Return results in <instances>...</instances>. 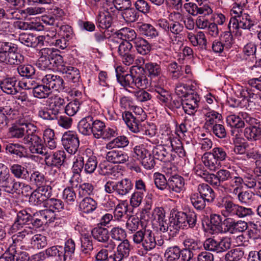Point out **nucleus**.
<instances>
[{
    "label": "nucleus",
    "mask_w": 261,
    "mask_h": 261,
    "mask_svg": "<svg viewBox=\"0 0 261 261\" xmlns=\"http://www.w3.org/2000/svg\"><path fill=\"white\" fill-rule=\"evenodd\" d=\"M245 6L240 7V5L233 4V7L230 10V18L228 28L230 30L232 28L233 32H236L237 35H241L240 29L251 31L257 24V19L253 15L245 13Z\"/></svg>",
    "instance_id": "nucleus-1"
},
{
    "label": "nucleus",
    "mask_w": 261,
    "mask_h": 261,
    "mask_svg": "<svg viewBox=\"0 0 261 261\" xmlns=\"http://www.w3.org/2000/svg\"><path fill=\"white\" fill-rule=\"evenodd\" d=\"M117 80L125 88L135 87L139 89H145L149 85L147 77L143 67L140 66H133L130 68V73L125 75L117 74Z\"/></svg>",
    "instance_id": "nucleus-2"
},
{
    "label": "nucleus",
    "mask_w": 261,
    "mask_h": 261,
    "mask_svg": "<svg viewBox=\"0 0 261 261\" xmlns=\"http://www.w3.org/2000/svg\"><path fill=\"white\" fill-rule=\"evenodd\" d=\"M216 205L221 208V214L226 218L237 216L244 218L254 214L251 208L246 207L234 203L232 200L225 196L218 197L215 202Z\"/></svg>",
    "instance_id": "nucleus-3"
},
{
    "label": "nucleus",
    "mask_w": 261,
    "mask_h": 261,
    "mask_svg": "<svg viewBox=\"0 0 261 261\" xmlns=\"http://www.w3.org/2000/svg\"><path fill=\"white\" fill-rule=\"evenodd\" d=\"M134 243L141 245L146 251H150L154 249L157 245L154 234L152 230L143 228L137 231L133 235Z\"/></svg>",
    "instance_id": "nucleus-4"
},
{
    "label": "nucleus",
    "mask_w": 261,
    "mask_h": 261,
    "mask_svg": "<svg viewBox=\"0 0 261 261\" xmlns=\"http://www.w3.org/2000/svg\"><path fill=\"white\" fill-rule=\"evenodd\" d=\"M21 183L12 177L7 167L0 163V189L9 194L16 193Z\"/></svg>",
    "instance_id": "nucleus-5"
},
{
    "label": "nucleus",
    "mask_w": 261,
    "mask_h": 261,
    "mask_svg": "<svg viewBox=\"0 0 261 261\" xmlns=\"http://www.w3.org/2000/svg\"><path fill=\"white\" fill-rule=\"evenodd\" d=\"M42 83L46 84L49 89H53L58 92H65L70 96H77L78 91L71 90L65 86V83L62 77L58 75L48 74L45 75L42 79Z\"/></svg>",
    "instance_id": "nucleus-6"
},
{
    "label": "nucleus",
    "mask_w": 261,
    "mask_h": 261,
    "mask_svg": "<svg viewBox=\"0 0 261 261\" xmlns=\"http://www.w3.org/2000/svg\"><path fill=\"white\" fill-rule=\"evenodd\" d=\"M122 118L129 129L134 133L152 137L155 133L153 130H150L144 129V127L140 123V117L138 116H135L132 113L125 112L122 114Z\"/></svg>",
    "instance_id": "nucleus-7"
},
{
    "label": "nucleus",
    "mask_w": 261,
    "mask_h": 261,
    "mask_svg": "<svg viewBox=\"0 0 261 261\" xmlns=\"http://www.w3.org/2000/svg\"><path fill=\"white\" fill-rule=\"evenodd\" d=\"M205 250L216 252L223 253L230 249L231 239L228 237H222L218 240L210 238L206 239L203 244Z\"/></svg>",
    "instance_id": "nucleus-8"
},
{
    "label": "nucleus",
    "mask_w": 261,
    "mask_h": 261,
    "mask_svg": "<svg viewBox=\"0 0 261 261\" xmlns=\"http://www.w3.org/2000/svg\"><path fill=\"white\" fill-rule=\"evenodd\" d=\"M91 234L93 238L97 242L104 244L105 248L114 250L116 247L115 243L110 239L109 230L105 227L97 225L92 229Z\"/></svg>",
    "instance_id": "nucleus-9"
},
{
    "label": "nucleus",
    "mask_w": 261,
    "mask_h": 261,
    "mask_svg": "<svg viewBox=\"0 0 261 261\" xmlns=\"http://www.w3.org/2000/svg\"><path fill=\"white\" fill-rule=\"evenodd\" d=\"M22 142L25 144H29V149L32 153H37L41 155L45 154L46 148L43 144L41 138L33 133L29 135H25L22 139Z\"/></svg>",
    "instance_id": "nucleus-10"
},
{
    "label": "nucleus",
    "mask_w": 261,
    "mask_h": 261,
    "mask_svg": "<svg viewBox=\"0 0 261 261\" xmlns=\"http://www.w3.org/2000/svg\"><path fill=\"white\" fill-rule=\"evenodd\" d=\"M62 145L69 154H75L79 147L80 140L75 132L67 131L65 132L61 139Z\"/></svg>",
    "instance_id": "nucleus-11"
},
{
    "label": "nucleus",
    "mask_w": 261,
    "mask_h": 261,
    "mask_svg": "<svg viewBox=\"0 0 261 261\" xmlns=\"http://www.w3.org/2000/svg\"><path fill=\"white\" fill-rule=\"evenodd\" d=\"M37 127L31 123H22L21 125H14L9 128V134L11 138H23L25 135L36 133Z\"/></svg>",
    "instance_id": "nucleus-12"
},
{
    "label": "nucleus",
    "mask_w": 261,
    "mask_h": 261,
    "mask_svg": "<svg viewBox=\"0 0 261 261\" xmlns=\"http://www.w3.org/2000/svg\"><path fill=\"white\" fill-rule=\"evenodd\" d=\"M224 226V232H228L230 233L243 232L248 227V223L242 220H235L231 218H225L223 221Z\"/></svg>",
    "instance_id": "nucleus-13"
},
{
    "label": "nucleus",
    "mask_w": 261,
    "mask_h": 261,
    "mask_svg": "<svg viewBox=\"0 0 261 261\" xmlns=\"http://www.w3.org/2000/svg\"><path fill=\"white\" fill-rule=\"evenodd\" d=\"M57 71L63 74H65L67 79L75 84V86L79 85L81 82V75L77 68L70 66L63 61V63L57 68Z\"/></svg>",
    "instance_id": "nucleus-14"
},
{
    "label": "nucleus",
    "mask_w": 261,
    "mask_h": 261,
    "mask_svg": "<svg viewBox=\"0 0 261 261\" xmlns=\"http://www.w3.org/2000/svg\"><path fill=\"white\" fill-rule=\"evenodd\" d=\"M46 257L51 258L55 261H64L63 247L56 245L48 247L44 252H40L36 254L35 258L38 260H44Z\"/></svg>",
    "instance_id": "nucleus-15"
},
{
    "label": "nucleus",
    "mask_w": 261,
    "mask_h": 261,
    "mask_svg": "<svg viewBox=\"0 0 261 261\" xmlns=\"http://www.w3.org/2000/svg\"><path fill=\"white\" fill-rule=\"evenodd\" d=\"M200 98L198 95L194 92H191L183 99V110L189 115H194L197 111Z\"/></svg>",
    "instance_id": "nucleus-16"
},
{
    "label": "nucleus",
    "mask_w": 261,
    "mask_h": 261,
    "mask_svg": "<svg viewBox=\"0 0 261 261\" xmlns=\"http://www.w3.org/2000/svg\"><path fill=\"white\" fill-rule=\"evenodd\" d=\"M44 161L45 164L48 167L60 168L64 163L66 158V154L64 150H58L50 154L45 152Z\"/></svg>",
    "instance_id": "nucleus-17"
},
{
    "label": "nucleus",
    "mask_w": 261,
    "mask_h": 261,
    "mask_svg": "<svg viewBox=\"0 0 261 261\" xmlns=\"http://www.w3.org/2000/svg\"><path fill=\"white\" fill-rule=\"evenodd\" d=\"M48 212L47 211H40L38 213L34 214L31 216V219L30 226L32 227V229L35 231L36 229L41 227L44 223L48 221L51 222L54 221L55 218L48 217Z\"/></svg>",
    "instance_id": "nucleus-18"
},
{
    "label": "nucleus",
    "mask_w": 261,
    "mask_h": 261,
    "mask_svg": "<svg viewBox=\"0 0 261 261\" xmlns=\"http://www.w3.org/2000/svg\"><path fill=\"white\" fill-rule=\"evenodd\" d=\"M184 7L186 11L193 16H197L199 14L206 16L213 12L212 8L206 4H200L197 6L196 4L190 2L185 4Z\"/></svg>",
    "instance_id": "nucleus-19"
},
{
    "label": "nucleus",
    "mask_w": 261,
    "mask_h": 261,
    "mask_svg": "<svg viewBox=\"0 0 261 261\" xmlns=\"http://www.w3.org/2000/svg\"><path fill=\"white\" fill-rule=\"evenodd\" d=\"M165 144L164 145H159L155 147L153 150V154L155 159L161 161L170 163L175 160L176 155L170 152Z\"/></svg>",
    "instance_id": "nucleus-20"
},
{
    "label": "nucleus",
    "mask_w": 261,
    "mask_h": 261,
    "mask_svg": "<svg viewBox=\"0 0 261 261\" xmlns=\"http://www.w3.org/2000/svg\"><path fill=\"white\" fill-rule=\"evenodd\" d=\"M47 106L50 111L58 117L66 104L65 100L62 97L55 95L49 97L47 100Z\"/></svg>",
    "instance_id": "nucleus-21"
},
{
    "label": "nucleus",
    "mask_w": 261,
    "mask_h": 261,
    "mask_svg": "<svg viewBox=\"0 0 261 261\" xmlns=\"http://www.w3.org/2000/svg\"><path fill=\"white\" fill-rule=\"evenodd\" d=\"M244 185L243 177L240 176L238 174L233 173L231 178L226 185L227 191L232 195H237L239 191H241Z\"/></svg>",
    "instance_id": "nucleus-22"
},
{
    "label": "nucleus",
    "mask_w": 261,
    "mask_h": 261,
    "mask_svg": "<svg viewBox=\"0 0 261 261\" xmlns=\"http://www.w3.org/2000/svg\"><path fill=\"white\" fill-rule=\"evenodd\" d=\"M185 181L181 176L174 174L168 178V186L169 190L179 193L185 190Z\"/></svg>",
    "instance_id": "nucleus-23"
},
{
    "label": "nucleus",
    "mask_w": 261,
    "mask_h": 261,
    "mask_svg": "<svg viewBox=\"0 0 261 261\" xmlns=\"http://www.w3.org/2000/svg\"><path fill=\"white\" fill-rule=\"evenodd\" d=\"M106 159L107 161L114 164H123L128 161L129 156L123 151L112 150L107 153Z\"/></svg>",
    "instance_id": "nucleus-24"
},
{
    "label": "nucleus",
    "mask_w": 261,
    "mask_h": 261,
    "mask_svg": "<svg viewBox=\"0 0 261 261\" xmlns=\"http://www.w3.org/2000/svg\"><path fill=\"white\" fill-rule=\"evenodd\" d=\"M113 8H110L109 10L103 12H100L96 17V23L97 27L102 29L110 28L113 22V16L111 12H113Z\"/></svg>",
    "instance_id": "nucleus-25"
},
{
    "label": "nucleus",
    "mask_w": 261,
    "mask_h": 261,
    "mask_svg": "<svg viewBox=\"0 0 261 261\" xmlns=\"http://www.w3.org/2000/svg\"><path fill=\"white\" fill-rule=\"evenodd\" d=\"M234 173L226 169H220L216 174L213 173L212 186L214 187H219L221 184L229 181Z\"/></svg>",
    "instance_id": "nucleus-26"
},
{
    "label": "nucleus",
    "mask_w": 261,
    "mask_h": 261,
    "mask_svg": "<svg viewBox=\"0 0 261 261\" xmlns=\"http://www.w3.org/2000/svg\"><path fill=\"white\" fill-rule=\"evenodd\" d=\"M31 219V215L25 210H23L18 212L14 223L12 225L11 228L13 231H16L22 228Z\"/></svg>",
    "instance_id": "nucleus-27"
},
{
    "label": "nucleus",
    "mask_w": 261,
    "mask_h": 261,
    "mask_svg": "<svg viewBox=\"0 0 261 261\" xmlns=\"http://www.w3.org/2000/svg\"><path fill=\"white\" fill-rule=\"evenodd\" d=\"M200 197L206 200L207 202H213L215 199V193L213 189L206 184H200L197 188Z\"/></svg>",
    "instance_id": "nucleus-28"
},
{
    "label": "nucleus",
    "mask_w": 261,
    "mask_h": 261,
    "mask_svg": "<svg viewBox=\"0 0 261 261\" xmlns=\"http://www.w3.org/2000/svg\"><path fill=\"white\" fill-rule=\"evenodd\" d=\"M202 161L205 167L212 171H215L221 167V163L214 156L212 151L203 154Z\"/></svg>",
    "instance_id": "nucleus-29"
},
{
    "label": "nucleus",
    "mask_w": 261,
    "mask_h": 261,
    "mask_svg": "<svg viewBox=\"0 0 261 261\" xmlns=\"http://www.w3.org/2000/svg\"><path fill=\"white\" fill-rule=\"evenodd\" d=\"M15 77H6L0 81V88L2 90L8 94H15L17 93L16 87Z\"/></svg>",
    "instance_id": "nucleus-30"
},
{
    "label": "nucleus",
    "mask_w": 261,
    "mask_h": 261,
    "mask_svg": "<svg viewBox=\"0 0 261 261\" xmlns=\"http://www.w3.org/2000/svg\"><path fill=\"white\" fill-rule=\"evenodd\" d=\"M93 121V117L91 115H88L82 119L77 125L79 132L85 136L91 135L92 134Z\"/></svg>",
    "instance_id": "nucleus-31"
},
{
    "label": "nucleus",
    "mask_w": 261,
    "mask_h": 261,
    "mask_svg": "<svg viewBox=\"0 0 261 261\" xmlns=\"http://www.w3.org/2000/svg\"><path fill=\"white\" fill-rule=\"evenodd\" d=\"M154 95L158 102L162 105L165 106L169 100H171V95L170 92L159 85L154 87Z\"/></svg>",
    "instance_id": "nucleus-32"
},
{
    "label": "nucleus",
    "mask_w": 261,
    "mask_h": 261,
    "mask_svg": "<svg viewBox=\"0 0 261 261\" xmlns=\"http://www.w3.org/2000/svg\"><path fill=\"white\" fill-rule=\"evenodd\" d=\"M39 57L50 60L53 62L57 63V68L59 66L63 63V59L62 56L56 54L51 48H43L39 52Z\"/></svg>",
    "instance_id": "nucleus-33"
},
{
    "label": "nucleus",
    "mask_w": 261,
    "mask_h": 261,
    "mask_svg": "<svg viewBox=\"0 0 261 261\" xmlns=\"http://www.w3.org/2000/svg\"><path fill=\"white\" fill-rule=\"evenodd\" d=\"M185 248L193 252L198 253L202 249V244L197 239L190 236H186L183 241Z\"/></svg>",
    "instance_id": "nucleus-34"
},
{
    "label": "nucleus",
    "mask_w": 261,
    "mask_h": 261,
    "mask_svg": "<svg viewBox=\"0 0 261 261\" xmlns=\"http://www.w3.org/2000/svg\"><path fill=\"white\" fill-rule=\"evenodd\" d=\"M5 148L7 153L15 155L20 158L26 156L27 149L20 144L9 143L5 145Z\"/></svg>",
    "instance_id": "nucleus-35"
},
{
    "label": "nucleus",
    "mask_w": 261,
    "mask_h": 261,
    "mask_svg": "<svg viewBox=\"0 0 261 261\" xmlns=\"http://www.w3.org/2000/svg\"><path fill=\"white\" fill-rule=\"evenodd\" d=\"M210 223L208 225L211 233L213 234L223 232L224 230L222 227V217L220 215L213 214L210 217Z\"/></svg>",
    "instance_id": "nucleus-36"
},
{
    "label": "nucleus",
    "mask_w": 261,
    "mask_h": 261,
    "mask_svg": "<svg viewBox=\"0 0 261 261\" xmlns=\"http://www.w3.org/2000/svg\"><path fill=\"white\" fill-rule=\"evenodd\" d=\"M64 204L61 200L54 198H50L48 200L46 201L45 207L46 209L43 211H49L48 217H50L49 214H51L53 215L52 217L54 218L53 215L54 212L55 211L58 212L61 211L64 208Z\"/></svg>",
    "instance_id": "nucleus-37"
},
{
    "label": "nucleus",
    "mask_w": 261,
    "mask_h": 261,
    "mask_svg": "<svg viewBox=\"0 0 261 261\" xmlns=\"http://www.w3.org/2000/svg\"><path fill=\"white\" fill-rule=\"evenodd\" d=\"M97 207V201L90 197L84 198L79 204V208L85 214L92 213Z\"/></svg>",
    "instance_id": "nucleus-38"
},
{
    "label": "nucleus",
    "mask_w": 261,
    "mask_h": 261,
    "mask_svg": "<svg viewBox=\"0 0 261 261\" xmlns=\"http://www.w3.org/2000/svg\"><path fill=\"white\" fill-rule=\"evenodd\" d=\"M130 250L129 241L127 239H124L117 246V250L114 255L123 260L129 256Z\"/></svg>",
    "instance_id": "nucleus-39"
},
{
    "label": "nucleus",
    "mask_w": 261,
    "mask_h": 261,
    "mask_svg": "<svg viewBox=\"0 0 261 261\" xmlns=\"http://www.w3.org/2000/svg\"><path fill=\"white\" fill-rule=\"evenodd\" d=\"M244 136L249 141H257L261 139V126H250L245 128Z\"/></svg>",
    "instance_id": "nucleus-40"
},
{
    "label": "nucleus",
    "mask_w": 261,
    "mask_h": 261,
    "mask_svg": "<svg viewBox=\"0 0 261 261\" xmlns=\"http://www.w3.org/2000/svg\"><path fill=\"white\" fill-rule=\"evenodd\" d=\"M133 184L128 178H124L117 182L116 193L120 196L127 194L133 189Z\"/></svg>",
    "instance_id": "nucleus-41"
},
{
    "label": "nucleus",
    "mask_w": 261,
    "mask_h": 261,
    "mask_svg": "<svg viewBox=\"0 0 261 261\" xmlns=\"http://www.w3.org/2000/svg\"><path fill=\"white\" fill-rule=\"evenodd\" d=\"M137 52L142 55L148 54L151 50V45L145 39L138 37L133 43Z\"/></svg>",
    "instance_id": "nucleus-42"
},
{
    "label": "nucleus",
    "mask_w": 261,
    "mask_h": 261,
    "mask_svg": "<svg viewBox=\"0 0 261 261\" xmlns=\"http://www.w3.org/2000/svg\"><path fill=\"white\" fill-rule=\"evenodd\" d=\"M137 29L139 33L142 36L153 38L158 36V32L156 29L149 23H141L138 24Z\"/></svg>",
    "instance_id": "nucleus-43"
},
{
    "label": "nucleus",
    "mask_w": 261,
    "mask_h": 261,
    "mask_svg": "<svg viewBox=\"0 0 261 261\" xmlns=\"http://www.w3.org/2000/svg\"><path fill=\"white\" fill-rule=\"evenodd\" d=\"M10 171L16 178L26 179L29 175L27 169L18 164L10 165Z\"/></svg>",
    "instance_id": "nucleus-44"
},
{
    "label": "nucleus",
    "mask_w": 261,
    "mask_h": 261,
    "mask_svg": "<svg viewBox=\"0 0 261 261\" xmlns=\"http://www.w3.org/2000/svg\"><path fill=\"white\" fill-rule=\"evenodd\" d=\"M240 95L245 100V103L247 102L254 103L256 100V97H258L259 94L254 93L252 89L247 87H241L238 89Z\"/></svg>",
    "instance_id": "nucleus-45"
},
{
    "label": "nucleus",
    "mask_w": 261,
    "mask_h": 261,
    "mask_svg": "<svg viewBox=\"0 0 261 261\" xmlns=\"http://www.w3.org/2000/svg\"><path fill=\"white\" fill-rule=\"evenodd\" d=\"M51 91L46 84L36 85L33 88L34 97L38 98H45L49 96Z\"/></svg>",
    "instance_id": "nucleus-46"
},
{
    "label": "nucleus",
    "mask_w": 261,
    "mask_h": 261,
    "mask_svg": "<svg viewBox=\"0 0 261 261\" xmlns=\"http://www.w3.org/2000/svg\"><path fill=\"white\" fill-rule=\"evenodd\" d=\"M145 69L148 77L153 79L160 76L162 69L160 64L154 62H149L145 65Z\"/></svg>",
    "instance_id": "nucleus-47"
},
{
    "label": "nucleus",
    "mask_w": 261,
    "mask_h": 261,
    "mask_svg": "<svg viewBox=\"0 0 261 261\" xmlns=\"http://www.w3.org/2000/svg\"><path fill=\"white\" fill-rule=\"evenodd\" d=\"M129 144V140L124 136H120L110 141L106 145V148L112 149L114 148H124Z\"/></svg>",
    "instance_id": "nucleus-48"
},
{
    "label": "nucleus",
    "mask_w": 261,
    "mask_h": 261,
    "mask_svg": "<svg viewBox=\"0 0 261 261\" xmlns=\"http://www.w3.org/2000/svg\"><path fill=\"white\" fill-rule=\"evenodd\" d=\"M81 251L83 254L87 256L91 254V252L93 250V243L91 237L90 236H84L81 239Z\"/></svg>",
    "instance_id": "nucleus-49"
},
{
    "label": "nucleus",
    "mask_w": 261,
    "mask_h": 261,
    "mask_svg": "<svg viewBox=\"0 0 261 261\" xmlns=\"http://www.w3.org/2000/svg\"><path fill=\"white\" fill-rule=\"evenodd\" d=\"M17 70L21 76L27 79H33L35 75L36 69L33 66L30 64L19 65Z\"/></svg>",
    "instance_id": "nucleus-50"
},
{
    "label": "nucleus",
    "mask_w": 261,
    "mask_h": 261,
    "mask_svg": "<svg viewBox=\"0 0 261 261\" xmlns=\"http://www.w3.org/2000/svg\"><path fill=\"white\" fill-rule=\"evenodd\" d=\"M117 36H120L122 39L127 41H132L133 43L137 39V34L134 30L129 28H123L117 32Z\"/></svg>",
    "instance_id": "nucleus-51"
},
{
    "label": "nucleus",
    "mask_w": 261,
    "mask_h": 261,
    "mask_svg": "<svg viewBox=\"0 0 261 261\" xmlns=\"http://www.w3.org/2000/svg\"><path fill=\"white\" fill-rule=\"evenodd\" d=\"M97 166V161L95 156H84V171L86 174H92Z\"/></svg>",
    "instance_id": "nucleus-52"
},
{
    "label": "nucleus",
    "mask_w": 261,
    "mask_h": 261,
    "mask_svg": "<svg viewBox=\"0 0 261 261\" xmlns=\"http://www.w3.org/2000/svg\"><path fill=\"white\" fill-rule=\"evenodd\" d=\"M205 125L207 126V128L211 127L215 124H217L218 121H220L222 117L221 114L213 110L206 112L205 113Z\"/></svg>",
    "instance_id": "nucleus-53"
},
{
    "label": "nucleus",
    "mask_w": 261,
    "mask_h": 261,
    "mask_svg": "<svg viewBox=\"0 0 261 261\" xmlns=\"http://www.w3.org/2000/svg\"><path fill=\"white\" fill-rule=\"evenodd\" d=\"M164 141H162V142L165 143V145L168 147V149L170 151L173 152V150L176 148L181 147L182 143L180 140L177 138L172 137L171 135L165 136V138H162Z\"/></svg>",
    "instance_id": "nucleus-54"
},
{
    "label": "nucleus",
    "mask_w": 261,
    "mask_h": 261,
    "mask_svg": "<svg viewBox=\"0 0 261 261\" xmlns=\"http://www.w3.org/2000/svg\"><path fill=\"white\" fill-rule=\"evenodd\" d=\"M194 170L197 176L202 178L206 182L212 185L213 173H210L201 165H196Z\"/></svg>",
    "instance_id": "nucleus-55"
},
{
    "label": "nucleus",
    "mask_w": 261,
    "mask_h": 261,
    "mask_svg": "<svg viewBox=\"0 0 261 261\" xmlns=\"http://www.w3.org/2000/svg\"><path fill=\"white\" fill-rule=\"evenodd\" d=\"M121 15L124 20L127 23L134 22L136 21L139 17L138 12L133 8L128 7L124 10Z\"/></svg>",
    "instance_id": "nucleus-56"
},
{
    "label": "nucleus",
    "mask_w": 261,
    "mask_h": 261,
    "mask_svg": "<svg viewBox=\"0 0 261 261\" xmlns=\"http://www.w3.org/2000/svg\"><path fill=\"white\" fill-rule=\"evenodd\" d=\"M232 29V28H231L230 30L228 29L229 31L222 32L219 36V39L223 43L226 50L230 48L234 42L233 37L231 33Z\"/></svg>",
    "instance_id": "nucleus-57"
},
{
    "label": "nucleus",
    "mask_w": 261,
    "mask_h": 261,
    "mask_svg": "<svg viewBox=\"0 0 261 261\" xmlns=\"http://www.w3.org/2000/svg\"><path fill=\"white\" fill-rule=\"evenodd\" d=\"M181 252V250L177 246L169 247L165 253V257L167 261H176L178 260Z\"/></svg>",
    "instance_id": "nucleus-58"
},
{
    "label": "nucleus",
    "mask_w": 261,
    "mask_h": 261,
    "mask_svg": "<svg viewBox=\"0 0 261 261\" xmlns=\"http://www.w3.org/2000/svg\"><path fill=\"white\" fill-rule=\"evenodd\" d=\"M75 244L72 239H68L65 243L63 249V258L64 261L71 259L74 253Z\"/></svg>",
    "instance_id": "nucleus-59"
},
{
    "label": "nucleus",
    "mask_w": 261,
    "mask_h": 261,
    "mask_svg": "<svg viewBox=\"0 0 261 261\" xmlns=\"http://www.w3.org/2000/svg\"><path fill=\"white\" fill-rule=\"evenodd\" d=\"M93 190L94 187L92 184L89 182L83 183L80 185L78 188V197H89V196L93 194Z\"/></svg>",
    "instance_id": "nucleus-60"
},
{
    "label": "nucleus",
    "mask_w": 261,
    "mask_h": 261,
    "mask_svg": "<svg viewBox=\"0 0 261 261\" xmlns=\"http://www.w3.org/2000/svg\"><path fill=\"white\" fill-rule=\"evenodd\" d=\"M190 199L192 205L196 210L201 211L205 207L206 200L200 197L198 193L191 194Z\"/></svg>",
    "instance_id": "nucleus-61"
},
{
    "label": "nucleus",
    "mask_w": 261,
    "mask_h": 261,
    "mask_svg": "<svg viewBox=\"0 0 261 261\" xmlns=\"http://www.w3.org/2000/svg\"><path fill=\"white\" fill-rule=\"evenodd\" d=\"M153 179L155 187L158 189L163 191L168 188V179H166L165 175L156 172L153 175Z\"/></svg>",
    "instance_id": "nucleus-62"
},
{
    "label": "nucleus",
    "mask_w": 261,
    "mask_h": 261,
    "mask_svg": "<svg viewBox=\"0 0 261 261\" xmlns=\"http://www.w3.org/2000/svg\"><path fill=\"white\" fill-rule=\"evenodd\" d=\"M93 122L92 134L93 135L95 138H100L104 129L106 127L105 123L100 120L94 119V118Z\"/></svg>",
    "instance_id": "nucleus-63"
},
{
    "label": "nucleus",
    "mask_w": 261,
    "mask_h": 261,
    "mask_svg": "<svg viewBox=\"0 0 261 261\" xmlns=\"http://www.w3.org/2000/svg\"><path fill=\"white\" fill-rule=\"evenodd\" d=\"M30 180L32 184L35 185L37 188L45 185L46 182L44 175L38 171H33L31 174Z\"/></svg>",
    "instance_id": "nucleus-64"
}]
</instances>
